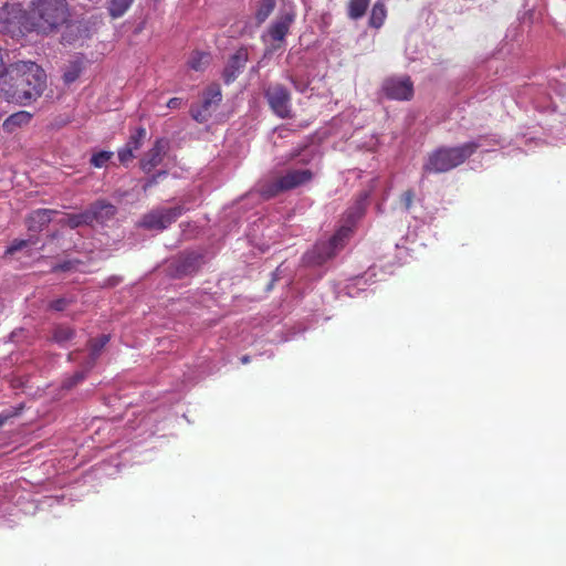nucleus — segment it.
Segmentation results:
<instances>
[{"mask_svg": "<svg viewBox=\"0 0 566 566\" xmlns=\"http://www.w3.org/2000/svg\"><path fill=\"white\" fill-rule=\"evenodd\" d=\"M45 73L34 62L10 64L0 74V96L9 103L30 104L45 88Z\"/></svg>", "mask_w": 566, "mask_h": 566, "instance_id": "nucleus-1", "label": "nucleus"}, {"mask_svg": "<svg viewBox=\"0 0 566 566\" xmlns=\"http://www.w3.org/2000/svg\"><path fill=\"white\" fill-rule=\"evenodd\" d=\"M19 32H38L49 34L63 25L70 17L66 0H35L30 11L13 9Z\"/></svg>", "mask_w": 566, "mask_h": 566, "instance_id": "nucleus-2", "label": "nucleus"}, {"mask_svg": "<svg viewBox=\"0 0 566 566\" xmlns=\"http://www.w3.org/2000/svg\"><path fill=\"white\" fill-rule=\"evenodd\" d=\"M480 147L479 143L469 142L455 147H439L429 154L422 166L423 174H441L462 165Z\"/></svg>", "mask_w": 566, "mask_h": 566, "instance_id": "nucleus-3", "label": "nucleus"}, {"mask_svg": "<svg viewBox=\"0 0 566 566\" xmlns=\"http://www.w3.org/2000/svg\"><path fill=\"white\" fill-rule=\"evenodd\" d=\"M313 176L314 175L310 169L287 170L284 175L275 179L262 182L259 191L264 199H271L284 191L295 189L310 182L313 179Z\"/></svg>", "mask_w": 566, "mask_h": 566, "instance_id": "nucleus-4", "label": "nucleus"}, {"mask_svg": "<svg viewBox=\"0 0 566 566\" xmlns=\"http://www.w3.org/2000/svg\"><path fill=\"white\" fill-rule=\"evenodd\" d=\"M264 97L271 111L280 118H290L292 116L291 93L286 86L281 83L269 85L264 90Z\"/></svg>", "mask_w": 566, "mask_h": 566, "instance_id": "nucleus-5", "label": "nucleus"}, {"mask_svg": "<svg viewBox=\"0 0 566 566\" xmlns=\"http://www.w3.org/2000/svg\"><path fill=\"white\" fill-rule=\"evenodd\" d=\"M184 213V207L158 208L144 214L140 227L148 230H165Z\"/></svg>", "mask_w": 566, "mask_h": 566, "instance_id": "nucleus-6", "label": "nucleus"}, {"mask_svg": "<svg viewBox=\"0 0 566 566\" xmlns=\"http://www.w3.org/2000/svg\"><path fill=\"white\" fill-rule=\"evenodd\" d=\"M367 195L365 193L347 212V221L350 224L342 226L334 235L329 239L331 244L334 248V251L337 253L338 250L343 249L353 234V227L357 219H359L365 211V200Z\"/></svg>", "mask_w": 566, "mask_h": 566, "instance_id": "nucleus-7", "label": "nucleus"}, {"mask_svg": "<svg viewBox=\"0 0 566 566\" xmlns=\"http://www.w3.org/2000/svg\"><path fill=\"white\" fill-rule=\"evenodd\" d=\"M367 195L365 193L347 212V221L350 224L342 226L334 235L329 239L331 244L334 248V251L337 253L338 250L343 249L353 234V227L357 219H359L365 211V200Z\"/></svg>", "mask_w": 566, "mask_h": 566, "instance_id": "nucleus-8", "label": "nucleus"}, {"mask_svg": "<svg viewBox=\"0 0 566 566\" xmlns=\"http://www.w3.org/2000/svg\"><path fill=\"white\" fill-rule=\"evenodd\" d=\"M221 99L222 94L220 86L217 84L208 86L203 93L201 105L191 106V117L200 124L206 123L210 118L212 109L219 106Z\"/></svg>", "mask_w": 566, "mask_h": 566, "instance_id": "nucleus-9", "label": "nucleus"}, {"mask_svg": "<svg viewBox=\"0 0 566 566\" xmlns=\"http://www.w3.org/2000/svg\"><path fill=\"white\" fill-rule=\"evenodd\" d=\"M202 259L201 253L193 251L180 254L170 264L172 276L181 279L195 274L200 269Z\"/></svg>", "mask_w": 566, "mask_h": 566, "instance_id": "nucleus-10", "label": "nucleus"}, {"mask_svg": "<svg viewBox=\"0 0 566 566\" xmlns=\"http://www.w3.org/2000/svg\"><path fill=\"white\" fill-rule=\"evenodd\" d=\"M384 92L388 98L408 101L413 95V84L410 77L388 78L384 83Z\"/></svg>", "mask_w": 566, "mask_h": 566, "instance_id": "nucleus-11", "label": "nucleus"}, {"mask_svg": "<svg viewBox=\"0 0 566 566\" xmlns=\"http://www.w3.org/2000/svg\"><path fill=\"white\" fill-rule=\"evenodd\" d=\"M167 149L168 142L166 139H156L153 147L142 157L139 161L140 169L146 174L151 172L163 163Z\"/></svg>", "mask_w": 566, "mask_h": 566, "instance_id": "nucleus-12", "label": "nucleus"}, {"mask_svg": "<svg viewBox=\"0 0 566 566\" xmlns=\"http://www.w3.org/2000/svg\"><path fill=\"white\" fill-rule=\"evenodd\" d=\"M248 59L249 53L245 48H240L229 57L222 74L227 84L232 83L238 77V75L244 69Z\"/></svg>", "mask_w": 566, "mask_h": 566, "instance_id": "nucleus-13", "label": "nucleus"}, {"mask_svg": "<svg viewBox=\"0 0 566 566\" xmlns=\"http://www.w3.org/2000/svg\"><path fill=\"white\" fill-rule=\"evenodd\" d=\"M87 212L91 217V224H93V222L104 223L116 214L117 209L113 203L106 200H97L90 206Z\"/></svg>", "mask_w": 566, "mask_h": 566, "instance_id": "nucleus-14", "label": "nucleus"}, {"mask_svg": "<svg viewBox=\"0 0 566 566\" xmlns=\"http://www.w3.org/2000/svg\"><path fill=\"white\" fill-rule=\"evenodd\" d=\"M56 211L52 209H38L32 211L27 218V227L31 232H39L44 227H46L51 220L52 216L55 214Z\"/></svg>", "mask_w": 566, "mask_h": 566, "instance_id": "nucleus-15", "label": "nucleus"}, {"mask_svg": "<svg viewBox=\"0 0 566 566\" xmlns=\"http://www.w3.org/2000/svg\"><path fill=\"white\" fill-rule=\"evenodd\" d=\"M336 252L334 251L331 241L318 242L314 245L313 250L306 254V258L310 263L315 265H321L325 263L327 260L335 256Z\"/></svg>", "mask_w": 566, "mask_h": 566, "instance_id": "nucleus-16", "label": "nucleus"}, {"mask_svg": "<svg viewBox=\"0 0 566 566\" xmlns=\"http://www.w3.org/2000/svg\"><path fill=\"white\" fill-rule=\"evenodd\" d=\"M109 339H111L109 335L103 334L99 337L91 338L87 342V346H88V349H90V357H88V360L85 363L87 370H90V369H92L94 367V365H95L96 360L98 359L102 350L107 345Z\"/></svg>", "mask_w": 566, "mask_h": 566, "instance_id": "nucleus-17", "label": "nucleus"}, {"mask_svg": "<svg viewBox=\"0 0 566 566\" xmlns=\"http://www.w3.org/2000/svg\"><path fill=\"white\" fill-rule=\"evenodd\" d=\"M293 19L294 15L289 13L280 17L269 29V34L272 40L283 41L289 33Z\"/></svg>", "mask_w": 566, "mask_h": 566, "instance_id": "nucleus-18", "label": "nucleus"}, {"mask_svg": "<svg viewBox=\"0 0 566 566\" xmlns=\"http://www.w3.org/2000/svg\"><path fill=\"white\" fill-rule=\"evenodd\" d=\"M32 118V115L29 112L20 111L12 115H10L4 122H3V129L7 133H13L17 128L25 126L30 123Z\"/></svg>", "mask_w": 566, "mask_h": 566, "instance_id": "nucleus-19", "label": "nucleus"}, {"mask_svg": "<svg viewBox=\"0 0 566 566\" xmlns=\"http://www.w3.org/2000/svg\"><path fill=\"white\" fill-rule=\"evenodd\" d=\"M370 4V0H349L347 4V15L352 20L363 18Z\"/></svg>", "mask_w": 566, "mask_h": 566, "instance_id": "nucleus-20", "label": "nucleus"}, {"mask_svg": "<svg viewBox=\"0 0 566 566\" xmlns=\"http://www.w3.org/2000/svg\"><path fill=\"white\" fill-rule=\"evenodd\" d=\"M386 17L387 10L384 2L381 0L376 1L369 17V25L379 29L384 24Z\"/></svg>", "mask_w": 566, "mask_h": 566, "instance_id": "nucleus-21", "label": "nucleus"}, {"mask_svg": "<svg viewBox=\"0 0 566 566\" xmlns=\"http://www.w3.org/2000/svg\"><path fill=\"white\" fill-rule=\"evenodd\" d=\"M134 0H109L107 6L108 14L113 19L123 17L132 7Z\"/></svg>", "mask_w": 566, "mask_h": 566, "instance_id": "nucleus-22", "label": "nucleus"}, {"mask_svg": "<svg viewBox=\"0 0 566 566\" xmlns=\"http://www.w3.org/2000/svg\"><path fill=\"white\" fill-rule=\"evenodd\" d=\"M90 214L87 210L81 213H70L66 214V218L62 221L63 224L70 227L71 229L78 228L81 226H91Z\"/></svg>", "mask_w": 566, "mask_h": 566, "instance_id": "nucleus-23", "label": "nucleus"}, {"mask_svg": "<svg viewBox=\"0 0 566 566\" xmlns=\"http://www.w3.org/2000/svg\"><path fill=\"white\" fill-rule=\"evenodd\" d=\"M210 62V54L207 52L196 51L191 54L188 65L193 71H203Z\"/></svg>", "mask_w": 566, "mask_h": 566, "instance_id": "nucleus-24", "label": "nucleus"}, {"mask_svg": "<svg viewBox=\"0 0 566 566\" xmlns=\"http://www.w3.org/2000/svg\"><path fill=\"white\" fill-rule=\"evenodd\" d=\"M75 335V331L69 325H56L53 329L52 339L57 344L71 340Z\"/></svg>", "mask_w": 566, "mask_h": 566, "instance_id": "nucleus-25", "label": "nucleus"}, {"mask_svg": "<svg viewBox=\"0 0 566 566\" xmlns=\"http://www.w3.org/2000/svg\"><path fill=\"white\" fill-rule=\"evenodd\" d=\"M83 70V61L77 57L76 60L72 61L70 65L67 66L66 71L63 74V80L66 84H71L75 82L78 76L81 75Z\"/></svg>", "mask_w": 566, "mask_h": 566, "instance_id": "nucleus-26", "label": "nucleus"}, {"mask_svg": "<svg viewBox=\"0 0 566 566\" xmlns=\"http://www.w3.org/2000/svg\"><path fill=\"white\" fill-rule=\"evenodd\" d=\"M146 129L144 127H137L129 136L127 143L125 144L127 147L133 149L134 151L138 150L143 146V142L146 137Z\"/></svg>", "mask_w": 566, "mask_h": 566, "instance_id": "nucleus-27", "label": "nucleus"}, {"mask_svg": "<svg viewBox=\"0 0 566 566\" xmlns=\"http://www.w3.org/2000/svg\"><path fill=\"white\" fill-rule=\"evenodd\" d=\"M275 8V0H261L255 12V19L259 23L264 22Z\"/></svg>", "mask_w": 566, "mask_h": 566, "instance_id": "nucleus-28", "label": "nucleus"}, {"mask_svg": "<svg viewBox=\"0 0 566 566\" xmlns=\"http://www.w3.org/2000/svg\"><path fill=\"white\" fill-rule=\"evenodd\" d=\"M113 155V151L101 150L98 153L93 154V156L90 159V163L95 168H103L111 160Z\"/></svg>", "mask_w": 566, "mask_h": 566, "instance_id": "nucleus-29", "label": "nucleus"}, {"mask_svg": "<svg viewBox=\"0 0 566 566\" xmlns=\"http://www.w3.org/2000/svg\"><path fill=\"white\" fill-rule=\"evenodd\" d=\"M35 243L32 237L29 239H15L12 243L6 249L4 255H13L15 252L27 248L29 244Z\"/></svg>", "mask_w": 566, "mask_h": 566, "instance_id": "nucleus-30", "label": "nucleus"}, {"mask_svg": "<svg viewBox=\"0 0 566 566\" xmlns=\"http://www.w3.org/2000/svg\"><path fill=\"white\" fill-rule=\"evenodd\" d=\"M82 264L80 260H66L64 262L57 263L52 266L51 272H72L77 271L78 266Z\"/></svg>", "mask_w": 566, "mask_h": 566, "instance_id": "nucleus-31", "label": "nucleus"}, {"mask_svg": "<svg viewBox=\"0 0 566 566\" xmlns=\"http://www.w3.org/2000/svg\"><path fill=\"white\" fill-rule=\"evenodd\" d=\"M87 371L88 370L86 369V364H85L84 365V370L76 371L73 376H71L70 378L65 379L63 381L62 387L64 389H72L73 387H75L77 384L82 382L86 378Z\"/></svg>", "mask_w": 566, "mask_h": 566, "instance_id": "nucleus-32", "label": "nucleus"}, {"mask_svg": "<svg viewBox=\"0 0 566 566\" xmlns=\"http://www.w3.org/2000/svg\"><path fill=\"white\" fill-rule=\"evenodd\" d=\"M134 153L135 151L133 149L124 145V147H122L117 153L120 164L127 165L129 161H132L135 157Z\"/></svg>", "mask_w": 566, "mask_h": 566, "instance_id": "nucleus-33", "label": "nucleus"}, {"mask_svg": "<svg viewBox=\"0 0 566 566\" xmlns=\"http://www.w3.org/2000/svg\"><path fill=\"white\" fill-rule=\"evenodd\" d=\"M413 199L415 192L412 189H408L401 195L400 200L407 211L411 209Z\"/></svg>", "mask_w": 566, "mask_h": 566, "instance_id": "nucleus-34", "label": "nucleus"}, {"mask_svg": "<svg viewBox=\"0 0 566 566\" xmlns=\"http://www.w3.org/2000/svg\"><path fill=\"white\" fill-rule=\"evenodd\" d=\"M71 302H72L71 300H67L65 297H60V298L52 301L49 306L51 310L61 312V311H64Z\"/></svg>", "mask_w": 566, "mask_h": 566, "instance_id": "nucleus-35", "label": "nucleus"}, {"mask_svg": "<svg viewBox=\"0 0 566 566\" xmlns=\"http://www.w3.org/2000/svg\"><path fill=\"white\" fill-rule=\"evenodd\" d=\"M182 104L181 98L179 97H172L167 102V107L171 109L179 108Z\"/></svg>", "mask_w": 566, "mask_h": 566, "instance_id": "nucleus-36", "label": "nucleus"}, {"mask_svg": "<svg viewBox=\"0 0 566 566\" xmlns=\"http://www.w3.org/2000/svg\"><path fill=\"white\" fill-rule=\"evenodd\" d=\"M12 416L13 413H0V427H2Z\"/></svg>", "mask_w": 566, "mask_h": 566, "instance_id": "nucleus-37", "label": "nucleus"}, {"mask_svg": "<svg viewBox=\"0 0 566 566\" xmlns=\"http://www.w3.org/2000/svg\"><path fill=\"white\" fill-rule=\"evenodd\" d=\"M290 81L293 83L294 87L297 90V91H301L303 92V88H301L297 83L295 82L294 77L293 76H289Z\"/></svg>", "mask_w": 566, "mask_h": 566, "instance_id": "nucleus-38", "label": "nucleus"}, {"mask_svg": "<svg viewBox=\"0 0 566 566\" xmlns=\"http://www.w3.org/2000/svg\"><path fill=\"white\" fill-rule=\"evenodd\" d=\"M155 182H156V176H153V177L148 180V182L145 185V187H144V188L146 189L147 187H149V186L154 185Z\"/></svg>", "mask_w": 566, "mask_h": 566, "instance_id": "nucleus-39", "label": "nucleus"}, {"mask_svg": "<svg viewBox=\"0 0 566 566\" xmlns=\"http://www.w3.org/2000/svg\"><path fill=\"white\" fill-rule=\"evenodd\" d=\"M250 361V357L248 355L241 357L242 364H248Z\"/></svg>", "mask_w": 566, "mask_h": 566, "instance_id": "nucleus-40", "label": "nucleus"}]
</instances>
